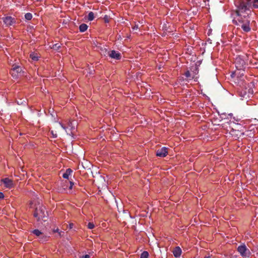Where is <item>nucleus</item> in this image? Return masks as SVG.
I'll return each instance as SVG.
<instances>
[{"mask_svg": "<svg viewBox=\"0 0 258 258\" xmlns=\"http://www.w3.org/2000/svg\"><path fill=\"white\" fill-rule=\"evenodd\" d=\"M232 15V16L234 15L236 16V17L233 16L232 23L234 25L238 26L237 29L241 28L242 30L246 33L251 31L250 26V17L248 15L242 16L241 14H239L238 11H234Z\"/></svg>", "mask_w": 258, "mask_h": 258, "instance_id": "obj_1", "label": "nucleus"}, {"mask_svg": "<svg viewBox=\"0 0 258 258\" xmlns=\"http://www.w3.org/2000/svg\"><path fill=\"white\" fill-rule=\"evenodd\" d=\"M33 215L34 217L36 218L37 222L42 221L45 222L48 218V212L45 206L42 205H38V206L36 207Z\"/></svg>", "mask_w": 258, "mask_h": 258, "instance_id": "obj_2", "label": "nucleus"}, {"mask_svg": "<svg viewBox=\"0 0 258 258\" xmlns=\"http://www.w3.org/2000/svg\"><path fill=\"white\" fill-rule=\"evenodd\" d=\"M230 134L234 139L236 140L241 135H244V126L240 124L233 123L230 130Z\"/></svg>", "mask_w": 258, "mask_h": 258, "instance_id": "obj_3", "label": "nucleus"}, {"mask_svg": "<svg viewBox=\"0 0 258 258\" xmlns=\"http://www.w3.org/2000/svg\"><path fill=\"white\" fill-rule=\"evenodd\" d=\"M234 63L237 70L239 71L242 70L244 71L247 67L244 58L241 55H238L236 57Z\"/></svg>", "mask_w": 258, "mask_h": 258, "instance_id": "obj_4", "label": "nucleus"}, {"mask_svg": "<svg viewBox=\"0 0 258 258\" xmlns=\"http://www.w3.org/2000/svg\"><path fill=\"white\" fill-rule=\"evenodd\" d=\"M250 1V0H247V2H245L243 0L238 1L236 5L237 9L235 11H238L239 14H240V12H245L248 9V6Z\"/></svg>", "mask_w": 258, "mask_h": 258, "instance_id": "obj_5", "label": "nucleus"}, {"mask_svg": "<svg viewBox=\"0 0 258 258\" xmlns=\"http://www.w3.org/2000/svg\"><path fill=\"white\" fill-rule=\"evenodd\" d=\"M237 251L240 253L243 258H249L250 254L249 250L246 247L245 244L240 245L238 246Z\"/></svg>", "mask_w": 258, "mask_h": 258, "instance_id": "obj_6", "label": "nucleus"}, {"mask_svg": "<svg viewBox=\"0 0 258 258\" xmlns=\"http://www.w3.org/2000/svg\"><path fill=\"white\" fill-rule=\"evenodd\" d=\"M257 128L253 125H250L247 130L244 132V136L250 138H253Z\"/></svg>", "mask_w": 258, "mask_h": 258, "instance_id": "obj_7", "label": "nucleus"}, {"mask_svg": "<svg viewBox=\"0 0 258 258\" xmlns=\"http://www.w3.org/2000/svg\"><path fill=\"white\" fill-rule=\"evenodd\" d=\"M2 20L7 27H10L16 23V19L12 16L4 17Z\"/></svg>", "mask_w": 258, "mask_h": 258, "instance_id": "obj_8", "label": "nucleus"}, {"mask_svg": "<svg viewBox=\"0 0 258 258\" xmlns=\"http://www.w3.org/2000/svg\"><path fill=\"white\" fill-rule=\"evenodd\" d=\"M108 55L111 58L116 60H120L121 58L120 53L114 50H109L108 52Z\"/></svg>", "mask_w": 258, "mask_h": 258, "instance_id": "obj_9", "label": "nucleus"}, {"mask_svg": "<svg viewBox=\"0 0 258 258\" xmlns=\"http://www.w3.org/2000/svg\"><path fill=\"white\" fill-rule=\"evenodd\" d=\"M168 154V148L166 147H162L156 151V155L157 156L160 157H165Z\"/></svg>", "mask_w": 258, "mask_h": 258, "instance_id": "obj_10", "label": "nucleus"}, {"mask_svg": "<svg viewBox=\"0 0 258 258\" xmlns=\"http://www.w3.org/2000/svg\"><path fill=\"white\" fill-rule=\"evenodd\" d=\"M1 182L4 183L5 186L7 188L10 189L14 186L13 180L8 177L2 179Z\"/></svg>", "mask_w": 258, "mask_h": 258, "instance_id": "obj_11", "label": "nucleus"}, {"mask_svg": "<svg viewBox=\"0 0 258 258\" xmlns=\"http://www.w3.org/2000/svg\"><path fill=\"white\" fill-rule=\"evenodd\" d=\"M22 71V68H18L15 70H11L10 73L13 78L17 79L18 78L19 74Z\"/></svg>", "mask_w": 258, "mask_h": 258, "instance_id": "obj_12", "label": "nucleus"}, {"mask_svg": "<svg viewBox=\"0 0 258 258\" xmlns=\"http://www.w3.org/2000/svg\"><path fill=\"white\" fill-rule=\"evenodd\" d=\"M181 249L179 246H176L172 250L173 255L175 257H179L181 254Z\"/></svg>", "mask_w": 258, "mask_h": 258, "instance_id": "obj_13", "label": "nucleus"}, {"mask_svg": "<svg viewBox=\"0 0 258 258\" xmlns=\"http://www.w3.org/2000/svg\"><path fill=\"white\" fill-rule=\"evenodd\" d=\"M30 57L34 61H38L40 57V55L35 52H32L30 54Z\"/></svg>", "mask_w": 258, "mask_h": 258, "instance_id": "obj_14", "label": "nucleus"}, {"mask_svg": "<svg viewBox=\"0 0 258 258\" xmlns=\"http://www.w3.org/2000/svg\"><path fill=\"white\" fill-rule=\"evenodd\" d=\"M73 172V170L71 168H68L66 172L62 174V177L66 179H69V176Z\"/></svg>", "mask_w": 258, "mask_h": 258, "instance_id": "obj_15", "label": "nucleus"}, {"mask_svg": "<svg viewBox=\"0 0 258 258\" xmlns=\"http://www.w3.org/2000/svg\"><path fill=\"white\" fill-rule=\"evenodd\" d=\"M88 26L85 23L81 24L79 26V30L81 32H84L88 29Z\"/></svg>", "mask_w": 258, "mask_h": 258, "instance_id": "obj_16", "label": "nucleus"}, {"mask_svg": "<svg viewBox=\"0 0 258 258\" xmlns=\"http://www.w3.org/2000/svg\"><path fill=\"white\" fill-rule=\"evenodd\" d=\"M184 75L189 80H192L194 78V76H191L190 72L187 70L184 74Z\"/></svg>", "mask_w": 258, "mask_h": 258, "instance_id": "obj_17", "label": "nucleus"}, {"mask_svg": "<svg viewBox=\"0 0 258 258\" xmlns=\"http://www.w3.org/2000/svg\"><path fill=\"white\" fill-rule=\"evenodd\" d=\"M253 86V83L252 82H250L249 84H248V86L249 88L247 90V92L249 94H252L253 93V91L251 87Z\"/></svg>", "mask_w": 258, "mask_h": 258, "instance_id": "obj_18", "label": "nucleus"}, {"mask_svg": "<svg viewBox=\"0 0 258 258\" xmlns=\"http://www.w3.org/2000/svg\"><path fill=\"white\" fill-rule=\"evenodd\" d=\"M100 50L101 51V53L102 55H104V56H106V55H108V52L109 51H108L107 49L106 48H103L101 47L100 48Z\"/></svg>", "mask_w": 258, "mask_h": 258, "instance_id": "obj_19", "label": "nucleus"}, {"mask_svg": "<svg viewBox=\"0 0 258 258\" xmlns=\"http://www.w3.org/2000/svg\"><path fill=\"white\" fill-rule=\"evenodd\" d=\"M88 20L90 21H91L94 19V14L92 12H90L88 15Z\"/></svg>", "mask_w": 258, "mask_h": 258, "instance_id": "obj_20", "label": "nucleus"}, {"mask_svg": "<svg viewBox=\"0 0 258 258\" xmlns=\"http://www.w3.org/2000/svg\"><path fill=\"white\" fill-rule=\"evenodd\" d=\"M149 253L147 251H144L141 254L140 258H148Z\"/></svg>", "mask_w": 258, "mask_h": 258, "instance_id": "obj_21", "label": "nucleus"}, {"mask_svg": "<svg viewBox=\"0 0 258 258\" xmlns=\"http://www.w3.org/2000/svg\"><path fill=\"white\" fill-rule=\"evenodd\" d=\"M32 233L37 236L42 235V233L38 229H35L32 231Z\"/></svg>", "mask_w": 258, "mask_h": 258, "instance_id": "obj_22", "label": "nucleus"}, {"mask_svg": "<svg viewBox=\"0 0 258 258\" xmlns=\"http://www.w3.org/2000/svg\"><path fill=\"white\" fill-rule=\"evenodd\" d=\"M25 18L27 20H31L32 18V15L30 13H27L25 15Z\"/></svg>", "mask_w": 258, "mask_h": 258, "instance_id": "obj_23", "label": "nucleus"}, {"mask_svg": "<svg viewBox=\"0 0 258 258\" xmlns=\"http://www.w3.org/2000/svg\"><path fill=\"white\" fill-rule=\"evenodd\" d=\"M60 48V44L59 43H55L53 44L51 47V48L54 50H58Z\"/></svg>", "mask_w": 258, "mask_h": 258, "instance_id": "obj_24", "label": "nucleus"}, {"mask_svg": "<svg viewBox=\"0 0 258 258\" xmlns=\"http://www.w3.org/2000/svg\"><path fill=\"white\" fill-rule=\"evenodd\" d=\"M252 7L254 9H258V0L252 1Z\"/></svg>", "mask_w": 258, "mask_h": 258, "instance_id": "obj_25", "label": "nucleus"}, {"mask_svg": "<svg viewBox=\"0 0 258 258\" xmlns=\"http://www.w3.org/2000/svg\"><path fill=\"white\" fill-rule=\"evenodd\" d=\"M103 20L104 21V22L105 23H108L110 22V18L109 16H107V15H105L104 17H103Z\"/></svg>", "mask_w": 258, "mask_h": 258, "instance_id": "obj_26", "label": "nucleus"}, {"mask_svg": "<svg viewBox=\"0 0 258 258\" xmlns=\"http://www.w3.org/2000/svg\"><path fill=\"white\" fill-rule=\"evenodd\" d=\"M40 238L43 241H46L47 240L48 237L44 235L43 233L42 235L39 236Z\"/></svg>", "mask_w": 258, "mask_h": 258, "instance_id": "obj_27", "label": "nucleus"}, {"mask_svg": "<svg viewBox=\"0 0 258 258\" xmlns=\"http://www.w3.org/2000/svg\"><path fill=\"white\" fill-rule=\"evenodd\" d=\"M69 183H70V186H69V188L70 189H72L73 188V186L77 184V183L74 182L73 181H71V180L69 181Z\"/></svg>", "mask_w": 258, "mask_h": 258, "instance_id": "obj_28", "label": "nucleus"}, {"mask_svg": "<svg viewBox=\"0 0 258 258\" xmlns=\"http://www.w3.org/2000/svg\"><path fill=\"white\" fill-rule=\"evenodd\" d=\"M88 228L90 229H92L94 227V224L92 222H89L88 224Z\"/></svg>", "mask_w": 258, "mask_h": 258, "instance_id": "obj_29", "label": "nucleus"}, {"mask_svg": "<svg viewBox=\"0 0 258 258\" xmlns=\"http://www.w3.org/2000/svg\"><path fill=\"white\" fill-rule=\"evenodd\" d=\"M20 67H21L20 66L17 64L16 63H14L12 65V68L11 69V70H15Z\"/></svg>", "mask_w": 258, "mask_h": 258, "instance_id": "obj_30", "label": "nucleus"}, {"mask_svg": "<svg viewBox=\"0 0 258 258\" xmlns=\"http://www.w3.org/2000/svg\"><path fill=\"white\" fill-rule=\"evenodd\" d=\"M236 72H232L231 74V77L232 78H234L236 76Z\"/></svg>", "mask_w": 258, "mask_h": 258, "instance_id": "obj_31", "label": "nucleus"}, {"mask_svg": "<svg viewBox=\"0 0 258 258\" xmlns=\"http://www.w3.org/2000/svg\"><path fill=\"white\" fill-rule=\"evenodd\" d=\"M4 198V195L2 192H0V200Z\"/></svg>", "mask_w": 258, "mask_h": 258, "instance_id": "obj_32", "label": "nucleus"}, {"mask_svg": "<svg viewBox=\"0 0 258 258\" xmlns=\"http://www.w3.org/2000/svg\"><path fill=\"white\" fill-rule=\"evenodd\" d=\"M132 29L133 30H137L138 29V26L137 25L135 24V26H134L132 27Z\"/></svg>", "mask_w": 258, "mask_h": 258, "instance_id": "obj_33", "label": "nucleus"}, {"mask_svg": "<svg viewBox=\"0 0 258 258\" xmlns=\"http://www.w3.org/2000/svg\"><path fill=\"white\" fill-rule=\"evenodd\" d=\"M81 258H90V255L89 254H85V255H83Z\"/></svg>", "mask_w": 258, "mask_h": 258, "instance_id": "obj_34", "label": "nucleus"}, {"mask_svg": "<svg viewBox=\"0 0 258 258\" xmlns=\"http://www.w3.org/2000/svg\"><path fill=\"white\" fill-rule=\"evenodd\" d=\"M73 226H74V224L73 223H70L69 224V228H70V229L73 228Z\"/></svg>", "mask_w": 258, "mask_h": 258, "instance_id": "obj_35", "label": "nucleus"}, {"mask_svg": "<svg viewBox=\"0 0 258 258\" xmlns=\"http://www.w3.org/2000/svg\"><path fill=\"white\" fill-rule=\"evenodd\" d=\"M60 125H61V127H62L63 129L66 130V129L67 128V126H66L65 125H64V124H62V123H60Z\"/></svg>", "mask_w": 258, "mask_h": 258, "instance_id": "obj_36", "label": "nucleus"}, {"mask_svg": "<svg viewBox=\"0 0 258 258\" xmlns=\"http://www.w3.org/2000/svg\"><path fill=\"white\" fill-rule=\"evenodd\" d=\"M58 230L59 229L58 228H57L55 230H54V232H58Z\"/></svg>", "mask_w": 258, "mask_h": 258, "instance_id": "obj_37", "label": "nucleus"}, {"mask_svg": "<svg viewBox=\"0 0 258 258\" xmlns=\"http://www.w3.org/2000/svg\"><path fill=\"white\" fill-rule=\"evenodd\" d=\"M204 258H210V256H205Z\"/></svg>", "mask_w": 258, "mask_h": 258, "instance_id": "obj_38", "label": "nucleus"}, {"mask_svg": "<svg viewBox=\"0 0 258 258\" xmlns=\"http://www.w3.org/2000/svg\"><path fill=\"white\" fill-rule=\"evenodd\" d=\"M53 137H55V138H56V135H53Z\"/></svg>", "mask_w": 258, "mask_h": 258, "instance_id": "obj_39", "label": "nucleus"}]
</instances>
